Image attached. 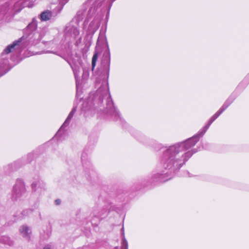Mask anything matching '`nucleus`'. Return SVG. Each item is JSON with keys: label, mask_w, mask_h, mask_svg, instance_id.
Instances as JSON below:
<instances>
[{"label": "nucleus", "mask_w": 249, "mask_h": 249, "mask_svg": "<svg viewBox=\"0 0 249 249\" xmlns=\"http://www.w3.org/2000/svg\"><path fill=\"white\" fill-rule=\"evenodd\" d=\"M43 249H50L49 248L46 247V248H44Z\"/></svg>", "instance_id": "5701e85b"}, {"label": "nucleus", "mask_w": 249, "mask_h": 249, "mask_svg": "<svg viewBox=\"0 0 249 249\" xmlns=\"http://www.w3.org/2000/svg\"><path fill=\"white\" fill-rule=\"evenodd\" d=\"M7 64V60H5L2 63H0V77L6 73L5 71Z\"/></svg>", "instance_id": "ddd939ff"}, {"label": "nucleus", "mask_w": 249, "mask_h": 249, "mask_svg": "<svg viewBox=\"0 0 249 249\" xmlns=\"http://www.w3.org/2000/svg\"><path fill=\"white\" fill-rule=\"evenodd\" d=\"M75 111H76V108L74 107L72 109V110L70 112V113H69L66 120H65V121L62 124V125L61 126L60 128L57 131V132L56 134V137H59L62 134V133L64 132V128L69 125V124L70 122H71V119L73 117Z\"/></svg>", "instance_id": "0eeeda50"}, {"label": "nucleus", "mask_w": 249, "mask_h": 249, "mask_svg": "<svg viewBox=\"0 0 249 249\" xmlns=\"http://www.w3.org/2000/svg\"><path fill=\"white\" fill-rule=\"evenodd\" d=\"M31 212H32V211L30 210H25L23 211V213H26L27 214H28V213H31Z\"/></svg>", "instance_id": "aec40b11"}, {"label": "nucleus", "mask_w": 249, "mask_h": 249, "mask_svg": "<svg viewBox=\"0 0 249 249\" xmlns=\"http://www.w3.org/2000/svg\"><path fill=\"white\" fill-rule=\"evenodd\" d=\"M81 37H79L78 38V39H77L76 42H75V44L76 46H78L79 45V44H80L81 43Z\"/></svg>", "instance_id": "a211bd4d"}, {"label": "nucleus", "mask_w": 249, "mask_h": 249, "mask_svg": "<svg viewBox=\"0 0 249 249\" xmlns=\"http://www.w3.org/2000/svg\"><path fill=\"white\" fill-rule=\"evenodd\" d=\"M34 36H35V38H36V37L38 36V35H37V34H36V35L34 34Z\"/></svg>", "instance_id": "4be33fe9"}, {"label": "nucleus", "mask_w": 249, "mask_h": 249, "mask_svg": "<svg viewBox=\"0 0 249 249\" xmlns=\"http://www.w3.org/2000/svg\"><path fill=\"white\" fill-rule=\"evenodd\" d=\"M69 0H59V4L63 6L65 4H66Z\"/></svg>", "instance_id": "f3484780"}, {"label": "nucleus", "mask_w": 249, "mask_h": 249, "mask_svg": "<svg viewBox=\"0 0 249 249\" xmlns=\"http://www.w3.org/2000/svg\"><path fill=\"white\" fill-rule=\"evenodd\" d=\"M101 37L104 38V36H99V37H98V41H99V39H100Z\"/></svg>", "instance_id": "412c9836"}, {"label": "nucleus", "mask_w": 249, "mask_h": 249, "mask_svg": "<svg viewBox=\"0 0 249 249\" xmlns=\"http://www.w3.org/2000/svg\"><path fill=\"white\" fill-rule=\"evenodd\" d=\"M20 41L18 40L17 41L14 42L12 44L8 45L3 51L2 53V56L3 57V59H5L6 57H4L5 54H8L9 53L12 52L14 50H15L16 47L18 45V43Z\"/></svg>", "instance_id": "1a4fd4ad"}, {"label": "nucleus", "mask_w": 249, "mask_h": 249, "mask_svg": "<svg viewBox=\"0 0 249 249\" xmlns=\"http://www.w3.org/2000/svg\"><path fill=\"white\" fill-rule=\"evenodd\" d=\"M110 55L109 51L106 52L103 55L102 65L104 68L103 72L100 76L96 78V86H99L95 94L93 95L94 104H100L103 102V99H106L107 112L115 117L119 116V112L114 106L112 100L109 93L107 79L109 72Z\"/></svg>", "instance_id": "f03ea898"}, {"label": "nucleus", "mask_w": 249, "mask_h": 249, "mask_svg": "<svg viewBox=\"0 0 249 249\" xmlns=\"http://www.w3.org/2000/svg\"><path fill=\"white\" fill-rule=\"evenodd\" d=\"M52 16V12L50 11H44L40 15V19L42 21L48 20L51 18Z\"/></svg>", "instance_id": "9d476101"}, {"label": "nucleus", "mask_w": 249, "mask_h": 249, "mask_svg": "<svg viewBox=\"0 0 249 249\" xmlns=\"http://www.w3.org/2000/svg\"><path fill=\"white\" fill-rule=\"evenodd\" d=\"M232 102L227 100L222 107L210 119L208 124L198 133L185 142L169 146L163 151L160 160V172L152 176L153 181L164 182L171 178V175L179 169L196 151H186L194 146L202 137L212 123Z\"/></svg>", "instance_id": "f257e3e1"}, {"label": "nucleus", "mask_w": 249, "mask_h": 249, "mask_svg": "<svg viewBox=\"0 0 249 249\" xmlns=\"http://www.w3.org/2000/svg\"><path fill=\"white\" fill-rule=\"evenodd\" d=\"M61 203V200L60 199H56L55 200V203L56 205H59Z\"/></svg>", "instance_id": "6ab92c4d"}, {"label": "nucleus", "mask_w": 249, "mask_h": 249, "mask_svg": "<svg viewBox=\"0 0 249 249\" xmlns=\"http://www.w3.org/2000/svg\"><path fill=\"white\" fill-rule=\"evenodd\" d=\"M97 59V54H94L92 58V67L93 68L96 65V62Z\"/></svg>", "instance_id": "dca6fc26"}, {"label": "nucleus", "mask_w": 249, "mask_h": 249, "mask_svg": "<svg viewBox=\"0 0 249 249\" xmlns=\"http://www.w3.org/2000/svg\"><path fill=\"white\" fill-rule=\"evenodd\" d=\"M32 191L38 194H41L45 190V183L40 180L34 181L31 185Z\"/></svg>", "instance_id": "39448f33"}, {"label": "nucleus", "mask_w": 249, "mask_h": 249, "mask_svg": "<svg viewBox=\"0 0 249 249\" xmlns=\"http://www.w3.org/2000/svg\"><path fill=\"white\" fill-rule=\"evenodd\" d=\"M71 67L73 70V73H74V74L75 76L76 87L78 88V85H79V82L78 81V77L79 76V73L80 72V68L79 67H77L75 66H72V65H71Z\"/></svg>", "instance_id": "9b49d317"}, {"label": "nucleus", "mask_w": 249, "mask_h": 249, "mask_svg": "<svg viewBox=\"0 0 249 249\" xmlns=\"http://www.w3.org/2000/svg\"><path fill=\"white\" fill-rule=\"evenodd\" d=\"M121 249H128L127 242L124 238L122 241Z\"/></svg>", "instance_id": "2eb2a0df"}, {"label": "nucleus", "mask_w": 249, "mask_h": 249, "mask_svg": "<svg viewBox=\"0 0 249 249\" xmlns=\"http://www.w3.org/2000/svg\"><path fill=\"white\" fill-rule=\"evenodd\" d=\"M37 42H38V40L36 42H35L34 43L36 44L37 43Z\"/></svg>", "instance_id": "b1692460"}, {"label": "nucleus", "mask_w": 249, "mask_h": 249, "mask_svg": "<svg viewBox=\"0 0 249 249\" xmlns=\"http://www.w3.org/2000/svg\"><path fill=\"white\" fill-rule=\"evenodd\" d=\"M26 190L24 182L21 179H18L13 187L12 198L13 200H18L26 193Z\"/></svg>", "instance_id": "7ed1b4c3"}, {"label": "nucleus", "mask_w": 249, "mask_h": 249, "mask_svg": "<svg viewBox=\"0 0 249 249\" xmlns=\"http://www.w3.org/2000/svg\"><path fill=\"white\" fill-rule=\"evenodd\" d=\"M37 21L35 18H33L31 23L27 26V29L29 31H34L36 29Z\"/></svg>", "instance_id": "4468645a"}, {"label": "nucleus", "mask_w": 249, "mask_h": 249, "mask_svg": "<svg viewBox=\"0 0 249 249\" xmlns=\"http://www.w3.org/2000/svg\"><path fill=\"white\" fill-rule=\"evenodd\" d=\"M65 35L67 36H71L73 38H76L79 35V31L76 27L70 23L66 27Z\"/></svg>", "instance_id": "423d86ee"}, {"label": "nucleus", "mask_w": 249, "mask_h": 249, "mask_svg": "<svg viewBox=\"0 0 249 249\" xmlns=\"http://www.w3.org/2000/svg\"><path fill=\"white\" fill-rule=\"evenodd\" d=\"M101 18L96 15L90 22L88 29V34L89 35H93L97 30L100 25Z\"/></svg>", "instance_id": "20e7f679"}, {"label": "nucleus", "mask_w": 249, "mask_h": 249, "mask_svg": "<svg viewBox=\"0 0 249 249\" xmlns=\"http://www.w3.org/2000/svg\"><path fill=\"white\" fill-rule=\"evenodd\" d=\"M19 231L23 238L28 241L30 240L32 231L29 227L26 225H23L19 228Z\"/></svg>", "instance_id": "6e6552de"}, {"label": "nucleus", "mask_w": 249, "mask_h": 249, "mask_svg": "<svg viewBox=\"0 0 249 249\" xmlns=\"http://www.w3.org/2000/svg\"><path fill=\"white\" fill-rule=\"evenodd\" d=\"M0 242L3 243L5 244H7L9 246H12L13 244V241L11 240L10 238L7 236H0Z\"/></svg>", "instance_id": "f8f14e48"}]
</instances>
